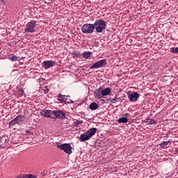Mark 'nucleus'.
Masks as SVG:
<instances>
[{"instance_id": "nucleus-1", "label": "nucleus", "mask_w": 178, "mask_h": 178, "mask_svg": "<svg viewBox=\"0 0 178 178\" xmlns=\"http://www.w3.org/2000/svg\"><path fill=\"white\" fill-rule=\"evenodd\" d=\"M96 33H102L106 29V22L102 19H96L93 24Z\"/></svg>"}, {"instance_id": "nucleus-2", "label": "nucleus", "mask_w": 178, "mask_h": 178, "mask_svg": "<svg viewBox=\"0 0 178 178\" xmlns=\"http://www.w3.org/2000/svg\"><path fill=\"white\" fill-rule=\"evenodd\" d=\"M98 129L97 128H92L88 129L85 134H82L79 136V140L81 143H84V141H88L92 136L97 133Z\"/></svg>"}, {"instance_id": "nucleus-3", "label": "nucleus", "mask_w": 178, "mask_h": 178, "mask_svg": "<svg viewBox=\"0 0 178 178\" xmlns=\"http://www.w3.org/2000/svg\"><path fill=\"white\" fill-rule=\"evenodd\" d=\"M57 148L58 149H61V151H64L65 154H68V155H70L72 152V145H70L69 143H64V144H60V143H57L56 144Z\"/></svg>"}, {"instance_id": "nucleus-4", "label": "nucleus", "mask_w": 178, "mask_h": 178, "mask_svg": "<svg viewBox=\"0 0 178 178\" xmlns=\"http://www.w3.org/2000/svg\"><path fill=\"white\" fill-rule=\"evenodd\" d=\"M94 30H95L94 24H84L81 28V31L83 34H92Z\"/></svg>"}, {"instance_id": "nucleus-5", "label": "nucleus", "mask_w": 178, "mask_h": 178, "mask_svg": "<svg viewBox=\"0 0 178 178\" xmlns=\"http://www.w3.org/2000/svg\"><path fill=\"white\" fill-rule=\"evenodd\" d=\"M35 26H37V22L34 20H31L28 22L26 27L24 28L25 33H35Z\"/></svg>"}, {"instance_id": "nucleus-6", "label": "nucleus", "mask_w": 178, "mask_h": 178, "mask_svg": "<svg viewBox=\"0 0 178 178\" xmlns=\"http://www.w3.org/2000/svg\"><path fill=\"white\" fill-rule=\"evenodd\" d=\"M106 65V60L103 59L95 63L92 66L90 67V70L99 69L101 67H105Z\"/></svg>"}, {"instance_id": "nucleus-7", "label": "nucleus", "mask_w": 178, "mask_h": 178, "mask_svg": "<svg viewBox=\"0 0 178 178\" xmlns=\"http://www.w3.org/2000/svg\"><path fill=\"white\" fill-rule=\"evenodd\" d=\"M128 98L131 102H136V101L140 98V94H138L137 92L128 93Z\"/></svg>"}, {"instance_id": "nucleus-8", "label": "nucleus", "mask_w": 178, "mask_h": 178, "mask_svg": "<svg viewBox=\"0 0 178 178\" xmlns=\"http://www.w3.org/2000/svg\"><path fill=\"white\" fill-rule=\"evenodd\" d=\"M53 115L57 118V119H65L66 114L62 111H53Z\"/></svg>"}, {"instance_id": "nucleus-9", "label": "nucleus", "mask_w": 178, "mask_h": 178, "mask_svg": "<svg viewBox=\"0 0 178 178\" xmlns=\"http://www.w3.org/2000/svg\"><path fill=\"white\" fill-rule=\"evenodd\" d=\"M56 63L55 61L45 60L42 63V65L44 69H51V67H53V66L56 65Z\"/></svg>"}, {"instance_id": "nucleus-10", "label": "nucleus", "mask_w": 178, "mask_h": 178, "mask_svg": "<svg viewBox=\"0 0 178 178\" xmlns=\"http://www.w3.org/2000/svg\"><path fill=\"white\" fill-rule=\"evenodd\" d=\"M40 115L42 116H44V118H51L54 115V111L51 110H43L40 112Z\"/></svg>"}, {"instance_id": "nucleus-11", "label": "nucleus", "mask_w": 178, "mask_h": 178, "mask_svg": "<svg viewBox=\"0 0 178 178\" xmlns=\"http://www.w3.org/2000/svg\"><path fill=\"white\" fill-rule=\"evenodd\" d=\"M93 94H94L95 98H97V99L102 98V93L101 88L96 89L94 91Z\"/></svg>"}, {"instance_id": "nucleus-12", "label": "nucleus", "mask_w": 178, "mask_h": 178, "mask_svg": "<svg viewBox=\"0 0 178 178\" xmlns=\"http://www.w3.org/2000/svg\"><path fill=\"white\" fill-rule=\"evenodd\" d=\"M110 92H112V89L110 88H107L102 90V97H106V95H109Z\"/></svg>"}, {"instance_id": "nucleus-13", "label": "nucleus", "mask_w": 178, "mask_h": 178, "mask_svg": "<svg viewBox=\"0 0 178 178\" xmlns=\"http://www.w3.org/2000/svg\"><path fill=\"white\" fill-rule=\"evenodd\" d=\"M58 98L60 104H63V102H66V101H67V96L66 95H63L61 94H59L58 95Z\"/></svg>"}, {"instance_id": "nucleus-14", "label": "nucleus", "mask_w": 178, "mask_h": 178, "mask_svg": "<svg viewBox=\"0 0 178 178\" xmlns=\"http://www.w3.org/2000/svg\"><path fill=\"white\" fill-rule=\"evenodd\" d=\"M145 123H147V124H157L158 122L152 118L149 119V118H147L145 120Z\"/></svg>"}, {"instance_id": "nucleus-15", "label": "nucleus", "mask_w": 178, "mask_h": 178, "mask_svg": "<svg viewBox=\"0 0 178 178\" xmlns=\"http://www.w3.org/2000/svg\"><path fill=\"white\" fill-rule=\"evenodd\" d=\"M6 145V136L0 137V147H3Z\"/></svg>"}, {"instance_id": "nucleus-16", "label": "nucleus", "mask_w": 178, "mask_h": 178, "mask_svg": "<svg viewBox=\"0 0 178 178\" xmlns=\"http://www.w3.org/2000/svg\"><path fill=\"white\" fill-rule=\"evenodd\" d=\"M98 108H99V106L95 102L91 103L89 106V109L91 111H95L96 109H98Z\"/></svg>"}, {"instance_id": "nucleus-17", "label": "nucleus", "mask_w": 178, "mask_h": 178, "mask_svg": "<svg viewBox=\"0 0 178 178\" xmlns=\"http://www.w3.org/2000/svg\"><path fill=\"white\" fill-rule=\"evenodd\" d=\"M91 55H92L91 51H84L82 53V56L84 58V59H88Z\"/></svg>"}, {"instance_id": "nucleus-18", "label": "nucleus", "mask_w": 178, "mask_h": 178, "mask_svg": "<svg viewBox=\"0 0 178 178\" xmlns=\"http://www.w3.org/2000/svg\"><path fill=\"white\" fill-rule=\"evenodd\" d=\"M8 59L12 62H16V59H17V56L10 54L8 55Z\"/></svg>"}, {"instance_id": "nucleus-19", "label": "nucleus", "mask_w": 178, "mask_h": 178, "mask_svg": "<svg viewBox=\"0 0 178 178\" xmlns=\"http://www.w3.org/2000/svg\"><path fill=\"white\" fill-rule=\"evenodd\" d=\"M117 122L118 123H127V122H129V120L127 119V118L124 117V118H121L118 119L117 120Z\"/></svg>"}, {"instance_id": "nucleus-20", "label": "nucleus", "mask_w": 178, "mask_h": 178, "mask_svg": "<svg viewBox=\"0 0 178 178\" xmlns=\"http://www.w3.org/2000/svg\"><path fill=\"white\" fill-rule=\"evenodd\" d=\"M24 118V115H18L15 119L17 121V122L19 124V123H22V122H23Z\"/></svg>"}, {"instance_id": "nucleus-21", "label": "nucleus", "mask_w": 178, "mask_h": 178, "mask_svg": "<svg viewBox=\"0 0 178 178\" xmlns=\"http://www.w3.org/2000/svg\"><path fill=\"white\" fill-rule=\"evenodd\" d=\"M17 95L19 97H23L24 95V90H23L22 88L18 89Z\"/></svg>"}, {"instance_id": "nucleus-22", "label": "nucleus", "mask_w": 178, "mask_h": 178, "mask_svg": "<svg viewBox=\"0 0 178 178\" xmlns=\"http://www.w3.org/2000/svg\"><path fill=\"white\" fill-rule=\"evenodd\" d=\"M169 143H170V140L168 141H163V143H160V147L161 148H165V147H166Z\"/></svg>"}, {"instance_id": "nucleus-23", "label": "nucleus", "mask_w": 178, "mask_h": 178, "mask_svg": "<svg viewBox=\"0 0 178 178\" xmlns=\"http://www.w3.org/2000/svg\"><path fill=\"white\" fill-rule=\"evenodd\" d=\"M170 51L172 54H178V47H172V48L170 49Z\"/></svg>"}, {"instance_id": "nucleus-24", "label": "nucleus", "mask_w": 178, "mask_h": 178, "mask_svg": "<svg viewBox=\"0 0 178 178\" xmlns=\"http://www.w3.org/2000/svg\"><path fill=\"white\" fill-rule=\"evenodd\" d=\"M120 99V98L115 97L114 99H111L110 101L111 104H116V102H119Z\"/></svg>"}, {"instance_id": "nucleus-25", "label": "nucleus", "mask_w": 178, "mask_h": 178, "mask_svg": "<svg viewBox=\"0 0 178 178\" xmlns=\"http://www.w3.org/2000/svg\"><path fill=\"white\" fill-rule=\"evenodd\" d=\"M19 124L17 123V121H16L15 118H14L13 120H11L10 122H9V126H14V124Z\"/></svg>"}, {"instance_id": "nucleus-26", "label": "nucleus", "mask_w": 178, "mask_h": 178, "mask_svg": "<svg viewBox=\"0 0 178 178\" xmlns=\"http://www.w3.org/2000/svg\"><path fill=\"white\" fill-rule=\"evenodd\" d=\"M72 55H74V56H80L81 54L80 52L73 51Z\"/></svg>"}, {"instance_id": "nucleus-27", "label": "nucleus", "mask_w": 178, "mask_h": 178, "mask_svg": "<svg viewBox=\"0 0 178 178\" xmlns=\"http://www.w3.org/2000/svg\"><path fill=\"white\" fill-rule=\"evenodd\" d=\"M81 123H83V121H77L75 122V126L76 127H79V124H81Z\"/></svg>"}, {"instance_id": "nucleus-28", "label": "nucleus", "mask_w": 178, "mask_h": 178, "mask_svg": "<svg viewBox=\"0 0 178 178\" xmlns=\"http://www.w3.org/2000/svg\"><path fill=\"white\" fill-rule=\"evenodd\" d=\"M22 59H23V58H21V57L17 56V59H16V60H22Z\"/></svg>"}, {"instance_id": "nucleus-29", "label": "nucleus", "mask_w": 178, "mask_h": 178, "mask_svg": "<svg viewBox=\"0 0 178 178\" xmlns=\"http://www.w3.org/2000/svg\"><path fill=\"white\" fill-rule=\"evenodd\" d=\"M149 3H150L151 5L154 4V1H151V0H148Z\"/></svg>"}, {"instance_id": "nucleus-30", "label": "nucleus", "mask_w": 178, "mask_h": 178, "mask_svg": "<svg viewBox=\"0 0 178 178\" xmlns=\"http://www.w3.org/2000/svg\"><path fill=\"white\" fill-rule=\"evenodd\" d=\"M126 116H127H127H130V114L127 113V114H126Z\"/></svg>"}, {"instance_id": "nucleus-31", "label": "nucleus", "mask_w": 178, "mask_h": 178, "mask_svg": "<svg viewBox=\"0 0 178 178\" xmlns=\"http://www.w3.org/2000/svg\"><path fill=\"white\" fill-rule=\"evenodd\" d=\"M26 133H30V131H26Z\"/></svg>"}]
</instances>
